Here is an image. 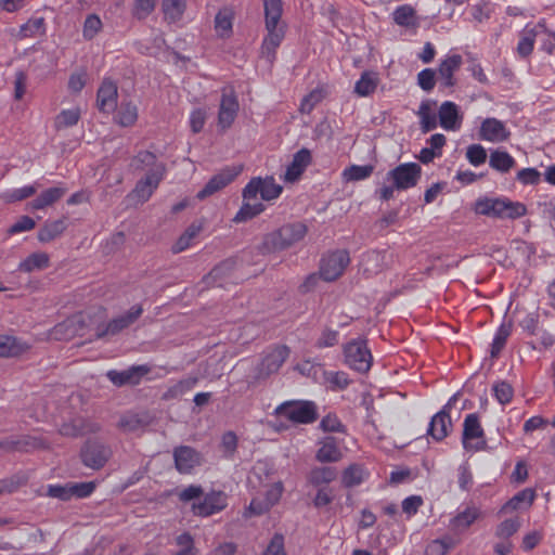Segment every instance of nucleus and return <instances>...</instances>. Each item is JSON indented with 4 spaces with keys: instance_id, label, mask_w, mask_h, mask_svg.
I'll list each match as a JSON object with an SVG mask.
<instances>
[{
    "instance_id": "nucleus-1",
    "label": "nucleus",
    "mask_w": 555,
    "mask_h": 555,
    "mask_svg": "<svg viewBox=\"0 0 555 555\" xmlns=\"http://www.w3.org/2000/svg\"><path fill=\"white\" fill-rule=\"evenodd\" d=\"M266 29L268 35L264 37L261 46V54L269 63L275 59L276 49L282 43L285 30L279 26L282 16V0H263Z\"/></svg>"
},
{
    "instance_id": "nucleus-2",
    "label": "nucleus",
    "mask_w": 555,
    "mask_h": 555,
    "mask_svg": "<svg viewBox=\"0 0 555 555\" xmlns=\"http://www.w3.org/2000/svg\"><path fill=\"white\" fill-rule=\"evenodd\" d=\"M307 234V227L301 222L288 223L264 236L267 251L283 250L300 242Z\"/></svg>"
},
{
    "instance_id": "nucleus-3",
    "label": "nucleus",
    "mask_w": 555,
    "mask_h": 555,
    "mask_svg": "<svg viewBox=\"0 0 555 555\" xmlns=\"http://www.w3.org/2000/svg\"><path fill=\"white\" fill-rule=\"evenodd\" d=\"M274 413L295 424H312L318 417V406L313 401H285L278 405Z\"/></svg>"
},
{
    "instance_id": "nucleus-4",
    "label": "nucleus",
    "mask_w": 555,
    "mask_h": 555,
    "mask_svg": "<svg viewBox=\"0 0 555 555\" xmlns=\"http://www.w3.org/2000/svg\"><path fill=\"white\" fill-rule=\"evenodd\" d=\"M345 363L353 371L366 373L370 371L373 357L366 340L357 338L344 346Z\"/></svg>"
},
{
    "instance_id": "nucleus-5",
    "label": "nucleus",
    "mask_w": 555,
    "mask_h": 555,
    "mask_svg": "<svg viewBox=\"0 0 555 555\" xmlns=\"http://www.w3.org/2000/svg\"><path fill=\"white\" fill-rule=\"evenodd\" d=\"M143 313L140 305L132 306L127 312L112 319L106 324H99L94 336L96 339H103L108 336H115L132 325Z\"/></svg>"
},
{
    "instance_id": "nucleus-6",
    "label": "nucleus",
    "mask_w": 555,
    "mask_h": 555,
    "mask_svg": "<svg viewBox=\"0 0 555 555\" xmlns=\"http://www.w3.org/2000/svg\"><path fill=\"white\" fill-rule=\"evenodd\" d=\"M422 177V167L417 163L400 164L386 175V180L391 181L397 191H405L417 185Z\"/></svg>"
},
{
    "instance_id": "nucleus-7",
    "label": "nucleus",
    "mask_w": 555,
    "mask_h": 555,
    "mask_svg": "<svg viewBox=\"0 0 555 555\" xmlns=\"http://www.w3.org/2000/svg\"><path fill=\"white\" fill-rule=\"evenodd\" d=\"M350 262L347 250L337 249L324 255L320 260V276L325 282L337 280Z\"/></svg>"
},
{
    "instance_id": "nucleus-8",
    "label": "nucleus",
    "mask_w": 555,
    "mask_h": 555,
    "mask_svg": "<svg viewBox=\"0 0 555 555\" xmlns=\"http://www.w3.org/2000/svg\"><path fill=\"white\" fill-rule=\"evenodd\" d=\"M283 188L275 183L273 177H266L264 179L258 177L253 178L243 189L242 196L245 201L256 199L260 194L263 201H272L280 196Z\"/></svg>"
},
{
    "instance_id": "nucleus-9",
    "label": "nucleus",
    "mask_w": 555,
    "mask_h": 555,
    "mask_svg": "<svg viewBox=\"0 0 555 555\" xmlns=\"http://www.w3.org/2000/svg\"><path fill=\"white\" fill-rule=\"evenodd\" d=\"M483 436L485 431L480 425L478 414H467L463 423L462 442L464 449L483 450L487 446Z\"/></svg>"
},
{
    "instance_id": "nucleus-10",
    "label": "nucleus",
    "mask_w": 555,
    "mask_h": 555,
    "mask_svg": "<svg viewBox=\"0 0 555 555\" xmlns=\"http://www.w3.org/2000/svg\"><path fill=\"white\" fill-rule=\"evenodd\" d=\"M111 455V448L96 440L87 441L80 451L83 465L95 470L102 468Z\"/></svg>"
},
{
    "instance_id": "nucleus-11",
    "label": "nucleus",
    "mask_w": 555,
    "mask_h": 555,
    "mask_svg": "<svg viewBox=\"0 0 555 555\" xmlns=\"http://www.w3.org/2000/svg\"><path fill=\"white\" fill-rule=\"evenodd\" d=\"M172 456L176 469L182 475L193 474L204 463L203 454L190 446L176 447Z\"/></svg>"
},
{
    "instance_id": "nucleus-12",
    "label": "nucleus",
    "mask_w": 555,
    "mask_h": 555,
    "mask_svg": "<svg viewBox=\"0 0 555 555\" xmlns=\"http://www.w3.org/2000/svg\"><path fill=\"white\" fill-rule=\"evenodd\" d=\"M165 171V166H158L153 170H147L146 175L137 182L130 196L135 198L139 203H145L149 201L154 191L158 188L160 181L164 179Z\"/></svg>"
},
{
    "instance_id": "nucleus-13",
    "label": "nucleus",
    "mask_w": 555,
    "mask_h": 555,
    "mask_svg": "<svg viewBox=\"0 0 555 555\" xmlns=\"http://www.w3.org/2000/svg\"><path fill=\"white\" fill-rule=\"evenodd\" d=\"M238 101L232 89H223L219 112H218V127L221 131L229 129L234 122L238 112Z\"/></svg>"
},
{
    "instance_id": "nucleus-14",
    "label": "nucleus",
    "mask_w": 555,
    "mask_h": 555,
    "mask_svg": "<svg viewBox=\"0 0 555 555\" xmlns=\"http://www.w3.org/2000/svg\"><path fill=\"white\" fill-rule=\"evenodd\" d=\"M242 171V166L225 167L209 179L205 186L197 193L198 199H204L217 193L230 184Z\"/></svg>"
},
{
    "instance_id": "nucleus-15",
    "label": "nucleus",
    "mask_w": 555,
    "mask_h": 555,
    "mask_svg": "<svg viewBox=\"0 0 555 555\" xmlns=\"http://www.w3.org/2000/svg\"><path fill=\"white\" fill-rule=\"evenodd\" d=\"M151 371V369L145 365H132L124 371L109 370L106 373V377L108 380L116 387L122 386H135L139 385L142 378Z\"/></svg>"
},
{
    "instance_id": "nucleus-16",
    "label": "nucleus",
    "mask_w": 555,
    "mask_h": 555,
    "mask_svg": "<svg viewBox=\"0 0 555 555\" xmlns=\"http://www.w3.org/2000/svg\"><path fill=\"white\" fill-rule=\"evenodd\" d=\"M228 505V496L222 491L207 493L203 501L193 503L192 512L195 516L208 517L223 511Z\"/></svg>"
},
{
    "instance_id": "nucleus-17",
    "label": "nucleus",
    "mask_w": 555,
    "mask_h": 555,
    "mask_svg": "<svg viewBox=\"0 0 555 555\" xmlns=\"http://www.w3.org/2000/svg\"><path fill=\"white\" fill-rule=\"evenodd\" d=\"M509 135L511 132L505 124L494 117H488L482 120L478 131V138L480 140L492 143L504 142Z\"/></svg>"
},
{
    "instance_id": "nucleus-18",
    "label": "nucleus",
    "mask_w": 555,
    "mask_h": 555,
    "mask_svg": "<svg viewBox=\"0 0 555 555\" xmlns=\"http://www.w3.org/2000/svg\"><path fill=\"white\" fill-rule=\"evenodd\" d=\"M463 59L460 54L448 55L438 67V81L441 89H451L456 85L454 73L460 69Z\"/></svg>"
},
{
    "instance_id": "nucleus-19",
    "label": "nucleus",
    "mask_w": 555,
    "mask_h": 555,
    "mask_svg": "<svg viewBox=\"0 0 555 555\" xmlns=\"http://www.w3.org/2000/svg\"><path fill=\"white\" fill-rule=\"evenodd\" d=\"M153 422V416L147 411L127 412L118 421V428L124 433H138L144 430Z\"/></svg>"
},
{
    "instance_id": "nucleus-20",
    "label": "nucleus",
    "mask_w": 555,
    "mask_h": 555,
    "mask_svg": "<svg viewBox=\"0 0 555 555\" xmlns=\"http://www.w3.org/2000/svg\"><path fill=\"white\" fill-rule=\"evenodd\" d=\"M289 353L291 350L285 345L269 349L260 363V373L266 375L276 373L289 357Z\"/></svg>"
},
{
    "instance_id": "nucleus-21",
    "label": "nucleus",
    "mask_w": 555,
    "mask_h": 555,
    "mask_svg": "<svg viewBox=\"0 0 555 555\" xmlns=\"http://www.w3.org/2000/svg\"><path fill=\"white\" fill-rule=\"evenodd\" d=\"M117 96L116 83L111 79H104L96 94L99 109L103 113L114 112L117 107Z\"/></svg>"
},
{
    "instance_id": "nucleus-22",
    "label": "nucleus",
    "mask_w": 555,
    "mask_h": 555,
    "mask_svg": "<svg viewBox=\"0 0 555 555\" xmlns=\"http://www.w3.org/2000/svg\"><path fill=\"white\" fill-rule=\"evenodd\" d=\"M438 117L440 126L447 131H456L461 128L463 116L454 102H443L439 107Z\"/></svg>"
},
{
    "instance_id": "nucleus-23",
    "label": "nucleus",
    "mask_w": 555,
    "mask_h": 555,
    "mask_svg": "<svg viewBox=\"0 0 555 555\" xmlns=\"http://www.w3.org/2000/svg\"><path fill=\"white\" fill-rule=\"evenodd\" d=\"M319 449L315 453V460L320 463H336L341 460L343 452L339 448V441L333 436H326L319 440Z\"/></svg>"
},
{
    "instance_id": "nucleus-24",
    "label": "nucleus",
    "mask_w": 555,
    "mask_h": 555,
    "mask_svg": "<svg viewBox=\"0 0 555 555\" xmlns=\"http://www.w3.org/2000/svg\"><path fill=\"white\" fill-rule=\"evenodd\" d=\"M311 163V153L308 149H301L293 156L292 163L287 166L284 179L288 182L296 181Z\"/></svg>"
},
{
    "instance_id": "nucleus-25",
    "label": "nucleus",
    "mask_w": 555,
    "mask_h": 555,
    "mask_svg": "<svg viewBox=\"0 0 555 555\" xmlns=\"http://www.w3.org/2000/svg\"><path fill=\"white\" fill-rule=\"evenodd\" d=\"M535 498V492L526 488L517 492L514 496H512L500 509V514H507L515 511L528 509Z\"/></svg>"
},
{
    "instance_id": "nucleus-26",
    "label": "nucleus",
    "mask_w": 555,
    "mask_h": 555,
    "mask_svg": "<svg viewBox=\"0 0 555 555\" xmlns=\"http://www.w3.org/2000/svg\"><path fill=\"white\" fill-rule=\"evenodd\" d=\"M451 428L452 422L450 415L446 414L444 411H439L431 417L427 434L434 440L441 441L448 436Z\"/></svg>"
},
{
    "instance_id": "nucleus-27",
    "label": "nucleus",
    "mask_w": 555,
    "mask_h": 555,
    "mask_svg": "<svg viewBox=\"0 0 555 555\" xmlns=\"http://www.w3.org/2000/svg\"><path fill=\"white\" fill-rule=\"evenodd\" d=\"M29 349L24 340L8 334H0V358H13L21 356Z\"/></svg>"
},
{
    "instance_id": "nucleus-28",
    "label": "nucleus",
    "mask_w": 555,
    "mask_h": 555,
    "mask_svg": "<svg viewBox=\"0 0 555 555\" xmlns=\"http://www.w3.org/2000/svg\"><path fill=\"white\" fill-rule=\"evenodd\" d=\"M67 192L66 188L63 186H54L44 190L37 196L34 201H31L28 206L33 210H40L49 207L60 201L65 193Z\"/></svg>"
},
{
    "instance_id": "nucleus-29",
    "label": "nucleus",
    "mask_w": 555,
    "mask_h": 555,
    "mask_svg": "<svg viewBox=\"0 0 555 555\" xmlns=\"http://www.w3.org/2000/svg\"><path fill=\"white\" fill-rule=\"evenodd\" d=\"M66 229L67 223L65 218L53 221L48 220L39 229L37 238L40 243L46 244L60 237Z\"/></svg>"
},
{
    "instance_id": "nucleus-30",
    "label": "nucleus",
    "mask_w": 555,
    "mask_h": 555,
    "mask_svg": "<svg viewBox=\"0 0 555 555\" xmlns=\"http://www.w3.org/2000/svg\"><path fill=\"white\" fill-rule=\"evenodd\" d=\"M527 212L526 206L520 202H513L507 197H500L498 219H518Z\"/></svg>"
},
{
    "instance_id": "nucleus-31",
    "label": "nucleus",
    "mask_w": 555,
    "mask_h": 555,
    "mask_svg": "<svg viewBox=\"0 0 555 555\" xmlns=\"http://www.w3.org/2000/svg\"><path fill=\"white\" fill-rule=\"evenodd\" d=\"M337 469L332 466H318L310 470L308 482L313 487L324 488L337 478Z\"/></svg>"
},
{
    "instance_id": "nucleus-32",
    "label": "nucleus",
    "mask_w": 555,
    "mask_h": 555,
    "mask_svg": "<svg viewBox=\"0 0 555 555\" xmlns=\"http://www.w3.org/2000/svg\"><path fill=\"white\" fill-rule=\"evenodd\" d=\"M100 426L95 423H87L83 420H76L69 424H63L60 434L68 437H78L89 433H96Z\"/></svg>"
},
{
    "instance_id": "nucleus-33",
    "label": "nucleus",
    "mask_w": 555,
    "mask_h": 555,
    "mask_svg": "<svg viewBox=\"0 0 555 555\" xmlns=\"http://www.w3.org/2000/svg\"><path fill=\"white\" fill-rule=\"evenodd\" d=\"M515 165L516 160L506 151L494 150L490 154L489 166L501 173H507Z\"/></svg>"
},
{
    "instance_id": "nucleus-34",
    "label": "nucleus",
    "mask_w": 555,
    "mask_h": 555,
    "mask_svg": "<svg viewBox=\"0 0 555 555\" xmlns=\"http://www.w3.org/2000/svg\"><path fill=\"white\" fill-rule=\"evenodd\" d=\"M49 263V255L43 251H38L30 254L27 258L21 261L17 269L22 272L30 273L35 270L48 268Z\"/></svg>"
},
{
    "instance_id": "nucleus-35",
    "label": "nucleus",
    "mask_w": 555,
    "mask_h": 555,
    "mask_svg": "<svg viewBox=\"0 0 555 555\" xmlns=\"http://www.w3.org/2000/svg\"><path fill=\"white\" fill-rule=\"evenodd\" d=\"M235 266V261L232 259H227L216 266L207 276H205L204 281L207 285L212 286H222L221 280L225 276H229L233 271Z\"/></svg>"
},
{
    "instance_id": "nucleus-36",
    "label": "nucleus",
    "mask_w": 555,
    "mask_h": 555,
    "mask_svg": "<svg viewBox=\"0 0 555 555\" xmlns=\"http://www.w3.org/2000/svg\"><path fill=\"white\" fill-rule=\"evenodd\" d=\"M83 319L81 315H75L73 318L67 319L61 324H57L54 328V334H62L64 338L68 339L73 336L79 335L82 336L81 333L83 328Z\"/></svg>"
},
{
    "instance_id": "nucleus-37",
    "label": "nucleus",
    "mask_w": 555,
    "mask_h": 555,
    "mask_svg": "<svg viewBox=\"0 0 555 555\" xmlns=\"http://www.w3.org/2000/svg\"><path fill=\"white\" fill-rule=\"evenodd\" d=\"M512 328H513L512 321H507V322L504 321L499 326V328L495 332L493 341L491 344V350H490L491 358H498L500 356L501 351L505 347L507 338L512 334Z\"/></svg>"
},
{
    "instance_id": "nucleus-38",
    "label": "nucleus",
    "mask_w": 555,
    "mask_h": 555,
    "mask_svg": "<svg viewBox=\"0 0 555 555\" xmlns=\"http://www.w3.org/2000/svg\"><path fill=\"white\" fill-rule=\"evenodd\" d=\"M435 104V101H423L418 107L417 116L421 120V130L424 133H427L437 127V117L431 113V106Z\"/></svg>"
},
{
    "instance_id": "nucleus-39",
    "label": "nucleus",
    "mask_w": 555,
    "mask_h": 555,
    "mask_svg": "<svg viewBox=\"0 0 555 555\" xmlns=\"http://www.w3.org/2000/svg\"><path fill=\"white\" fill-rule=\"evenodd\" d=\"M479 515L480 512L476 506H467L451 519V527L454 530H464L468 528Z\"/></svg>"
},
{
    "instance_id": "nucleus-40",
    "label": "nucleus",
    "mask_w": 555,
    "mask_h": 555,
    "mask_svg": "<svg viewBox=\"0 0 555 555\" xmlns=\"http://www.w3.org/2000/svg\"><path fill=\"white\" fill-rule=\"evenodd\" d=\"M39 441L31 437H22L20 439H10L0 442V448L5 451L29 452L38 448Z\"/></svg>"
},
{
    "instance_id": "nucleus-41",
    "label": "nucleus",
    "mask_w": 555,
    "mask_h": 555,
    "mask_svg": "<svg viewBox=\"0 0 555 555\" xmlns=\"http://www.w3.org/2000/svg\"><path fill=\"white\" fill-rule=\"evenodd\" d=\"M377 83L378 78L375 73L364 72L354 85V92L359 96H369L375 91Z\"/></svg>"
},
{
    "instance_id": "nucleus-42",
    "label": "nucleus",
    "mask_w": 555,
    "mask_h": 555,
    "mask_svg": "<svg viewBox=\"0 0 555 555\" xmlns=\"http://www.w3.org/2000/svg\"><path fill=\"white\" fill-rule=\"evenodd\" d=\"M393 21L402 27L416 26V11L410 4L399 5L392 13Z\"/></svg>"
},
{
    "instance_id": "nucleus-43",
    "label": "nucleus",
    "mask_w": 555,
    "mask_h": 555,
    "mask_svg": "<svg viewBox=\"0 0 555 555\" xmlns=\"http://www.w3.org/2000/svg\"><path fill=\"white\" fill-rule=\"evenodd\" d=\"M158 166H165L163 163L157 162V157L154 153L149 151H140L131 162V167L135 170L149 169L153 170Z\"/></svg>"
},
{
    "instance_id": "nucleus-44",
    "label": "nucleus",
    "mask_w": 555,
    "mask_h": 555,
    "mask_svg": "<svg viewBox=\"0 0 555 555\" xmlns=\"http://www.w3.org/2000/svg\"><path fill=\"white\" fill-rule=\"evenodd\" d=\"M81 116L79 107L61 111L54 120V126L57 130L73 127L78 124Z\"/></svg>"
},
{
    "instance_id": "nucleus-45",
    "label": "nucleus",
    "mask_w": 555,
    "mask_h": 555,
    "mask_svg": "<svg viewBox=\"0 0 555 555\" xmlns=\"http://www.w3.org/2000/svg\"><path fill=\"white\" fill-rule=\"evenodd\" d=\"M500 197H480L475 202L474 210L477 215L496 218Z\"/></svg>"
},
{
    "instance_id": "nucleus-46",
    "label": "nucleus",
    "mask_w": 555,
    "mask_h": 555,
    "mask_svg": "<svg viewBox=\"0 0 555 555\" xmlns=\"http://www.w3.org/2000/svg\"><path fill=\"white\" fill-rule=\"evenodd\" d=\"M243 205L240 210L233 218L234 222H245L247 220L253 219L254 217L260 215L264 210V205L262 203L251 204L250 201L243 199Z\"/></svg>"
},
{
    "instance_id": "nucleus-47",
    "label": "nucleus",
    "mask_w": 555,
    "mask_h": 555,
    "mask_svg": "<svg viewBox=\"0 0 555 555\" xmlns=\"http://www.w3.org/2000/svg\"><path fill=\"white\" fill-rule=\"evenodd\" d=\"M343 483L347 488L361 485L365 479V472L361 465L352 464L343 473Z\"/></svg>"
},
{
    "instance_id": "nucleus-48",
    "label": "nucleus",
    "mask_w": 555,
    "mask_h": 555,
    "mask_svg": "<svg viewBox=\"0 0 555 555\" xmlns=\"http://www.w3.org/2000/svg\"><path fill=\"white\" fill-rule=\"evenodd\" d=\"M117 122L122 127L134 125L138 119V107L131 102L121 103L116 115Z\"/></svg>"
},
{
    "instance_id": "nucleus-49",
    "label": "nucleus",
    "mask_w": 555,
    "mask_h": 555,
    "mask_svg": "<svg viewBox=\"0 0 555 555\" xmlns=\"http://www.w3.org/2000/svg\"><path fill=\"white\" fill-rule=\"evenodd\" d=\"M37 192V185H25L23 188L8 190L1 193L0 198L5 203H15L26 199Z\"/></svg>"
},
{
    "instance_id": "nucleus-50",
    "label": "nucleus",
    "mask_w": 555,
    "mask_h": 555,
    "mask_svg": "<svg viewBox=\"0 0 555 555\" xmlns=\"http://www.w3.org/2000/svg\"><path fill=\"white\" fill-rule=\"evenodd\" d=\"M494 4L489 0H479L469 7V11L474 21L482 23L488 21L493 13Z\"/></svg>"
},
{
    "instance_id": "nucleus-51",
    "label": "nucleus",
    "mask_w": 555,
    "mask_h": 555,
    "mask_svg": "<svg viewBox=\"0 0 555 555\" xmlns=\"http://www.w3.org/2000/svg\"><path fill=\"white\" fill-rule=\"evenodd\" d=\"M162 7L165 18L170 22H176L182 16L185 10V0H163Z\"/></svg>"
},
{
    "instance_id": "nucleus-52",
    "label": "nucleus",
    "mask_w": 555,
    "mask_h": 555,
    "mask_svg": "<svg viewBox=\"0 0 555 555\" xmlns=\"http://www.w3.org/2000/svg\"><path fill=\"white\" fill-rule=\"evenodd\" d=\"M372 165H351L345 168L343 176L347 181H361L369 178L373 173Z\"/></svg>"
},
{
    "instance_id": "nucleus-53",
    "label": "nucleus",
    "mask_w": 555,
    "mask_h": 555,
    "mask_svg": "<svg viewBox=\"0 0 555 555\" xmlns=\"http://www.w3.org/2000/svg\"><path fill=\"white\" fill-rule=\"evenodd\" d=\"M232 12L228 9L221 10L218 12L215 18V28L216 31L221 37H227L230 35L232 30Z\"/></svg>"
},
{
    "instance_id": "nucleus-54",
    "label": "nucleus",
    "mask_w": 555,
    "mask_h": 555,
    "mask_svg": "<svg viewBox=\"0 0 555 555\" xmlns=\"http://www.w3.org/2000/svg\"><path fill=\"white\" fill-rule=\"evenodd\" d=\"M44 31V18L35 17L28 20L25 24L20 27V37L27 38L34 37Z\"/></svg>"
},
{
    "instance_id": "nucleus-55",
    "label": "nucleus",
    "mask_w": 555,
    "mask_h": 555,
    "mask_svg": "<svg viewBox=\"0 0 555 555\" xmlns=\"http://www.w3.org/2000/svg\"><path fill=\"white\" fill-rule=\"evenodd\" d=\"M520 525L519 517L505 519L496 527L495 535L500 539H508L519 530Z\"/></svg>"
},
{
    "instance_id": "nucleus-56",
    "label": "nucleus",
    "mask_w": 555,
    "mask_h": 555,
    "mask_svg": "<svg viewBox=\"0 0 555 555\" xmlns=\"http://www.w3.org/2000/svg\"><path fill=\"white\" fill-rule=\"evenodd\" d=\"M493 396L501 404H507L512 401L514 389L512 385L505 380L498 382L492 387Z\"/></svg>"
},
{
    "instance_id": "nucleus-57",
    "label": "nucleus",
    "mask_w": 555,
    "mask_h": 555,
    "mask_svg": "<svg viewBox=\"0 0 555 555\" xmlns=\"http://www.w3.org/2000/svg\"><path fill=\"white\" fill-rule=\"evenodd\" d=\"M102 28V21L96 14H90L83 23L82 35L85 39H93Z\"/></svg>"
},
{
    "instance_id": "nucleus-58",
    "label": "nucleus",
    "mask_w": 555,
    "mask_h": 555,
    "mask_svg": "<svg viewBox=\"0 0 555 555\" xmlns=\"http://www.w3.org/2000/svg\"><path fill=\"white\" fill-rule=\"evenodd\" d=\"M237 436L234 431H227L221 438V449L225 459H233L237 449Z\"/></svg>"
},
{
    "instance_id": "nucleus-59",
    "label": "nucleus",
    "mask_w": 555,
    "mask_h": 555,
    "mask_svg": "<svg viewBox=\"0 0 555 555\" xmlns=\"http://www.w3.org/2000/svg\"><path fill=\"white\" fill-rule=\"evenodd\" d=\"M466 158L473 166L478 167L487 160V151L480 144H472L467 147Z\"/></svg>"
},
{
    "instance_id": "nucleus-60",
    "label": "nucleus",
    "mask_w": 555,
    "mask_h": 555,
    "mask_svg": "<svg viewBox=\"0 0 555 555\" xmlns=\"http://www.w3.org/2000/svg\"><path fill=\"white\" fill-rule=\"evenodd\" d=\"M326 380L330 383L332 390H344L350 385L348 374L343 371L328 372Z\"/></svg>"
},
{
    "instance_id": "nucleus-61",
    "label": "nucleus",
    "mask_w": 555,
    "mask_h": 555,
    "mask_svg": "<svg viewBox=\"0 0 555 555\" xmlns=\"http://www.w3.org/2000/svg\"><path fill=\"white\" fill-rule=\"evenodd\" d=\"M198 382L197 377H186L181 380H179L177 384H175L172 387L169 388L168 393L170 397H179L188 391L192 390Z\"/></svg>"
},
{
    "instance_id": "nucleus-62",
    "label": "nucleus",
    "mask_w": 555,
    "mask_h": 555,
    "mask_svg": "<svg viewBox=\"0 0 555 555\" xmlns=\"http://www.w3.org/2000/svg\"><path fill=\"white\" fill-rule=\"evenodd\" d=\"M339 341L338 331L325 328L322 331L320 337L315 341V347L319 349L334 347Z\"/></svg>"
},
{
    "instance_id": "nucleus-63",
    "label": "nucleus",
    "mask_w": 555,
    "mask_h": 555,
    "mask_svg": "<svg viewBox=\"0 0 555 555\" xmlns=\"http://www.w3.org/2000/svg\"><path fill=\"white\" fill-rule=\"evenodd\" d=\"M417 85L426 92L431 91L436 85V72L433 68H424L417 74Z\"/></svg>"
},
{
    "instance_id": "nucleus-64",
    "label": "nucleus",
    "mask_w": 555,
    "mask_h": 555,
    "mask_svg": "<svg viewBox=\"0 0 555 555\" xmlns=\"http://www.w3.org/2000/svg\"><path fill=\"white\" fill-rule=\"evenodd\" d=\"M451 547V538L437 539L427 545L426 555H444Z\"/></svg>"
}]
</instances>
